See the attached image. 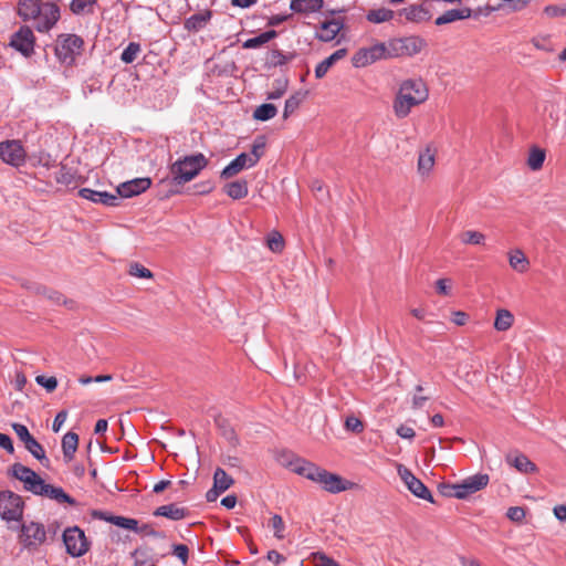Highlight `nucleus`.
<instances>
[{
  "label": "nucleus",
  "instance_id": "60",
  "mask_svg": "<svg viewBox=\"0 0 566 566\" xmlns=\"http://www.w3.org/2000/svg\"><path fill=\"white\" fill-rule=\"evenodd\" d=\"M0 448L4 449L9 453L14 452L12 440L8 434L0 433Z\"/></svg>",
  "mask_w": 566,
  "mask_h": 566
},
{
  "label": "nucleus",
  "instance_id": "1",
  "mask_svg": "<svg viewBox=\"0 0 566 566\" xmlns=\"http://www.w3.org/2000/svg\"><path fill=\"white\" fill-rule=\"evenodd\" d=\"M429 96L426 83L420 78L403 81L395 96L392 109L397 118H406L411 109L427 101Z\"/></svg>",
  "mask_w": 566,
  "mask_h": 566
},
{
  "label": "nucleus",
  "instance_id": "42",
  "mask_svg": "<svg viewBox=\"0 0 566 566\" xmlns=\"http://www.w3.org/2000/svg\"><path fill=\"white\" fill-rule=\"evenodd\" d=\"M277 114L275 105L265 103L258 106L253 112V117L256 120L265 122L273 118Z\"/></svg>",
  "mask_w": 566,
  "mask_h": 566
},
{
  "label": "nucleus",
  "instance_id": "11",
  "mask_svg": "<svg viewBox=\"0 0 566 566\" xmlns=\"http://www.w3.org/2000/svg\"><path fill=\"white\" fill-rule=\"evenodd\" d=\"M10 45L23 56L29 57L34 53L35 36L32 29L21 25L10 39Z\"/></svg>",
  "mask_w": 566,
  "mask_h": 566
},
{
  "label": "nucleus",
  "instance_id": "34",
  "mask_svg": "<svg viewBox=\"0 0 566 566\" xmlns=\"http://www.w3.org/2000/svg\"><path fill=\"white\" fill-rule=\"evenodd\" d=\"M277 32L275 30H268L265 32H262L261 34L250 38L245 40L242 44L243 49H256L261 48L262 45L266 44L274 38H276Z\"/></svg>",
  "mask_w": 566,
  "mask_h": 566
},
{
  "label": "nucleus",
  "instance_id": "32",
  "mask_svg": "<svg viewBox=\"0 0 566 566\" xmlns=\"http://www.w3.org/2000/svg\"><path fill=\"white\" fill-rule=\"evenodd\" d=\"M224 192L234 200L242 199L248 196V182L245 180L229 182L224 186Z\"/></svg>",
  "mask_w": 566,
  "mask_h": 566
},
{
  "label": "nucleus",
  "instance_id": "25",
  "mask_svg": "<svg viewBox=\"0 0 566 566\" xmlns=\"http://www.w3.org/2000/svg\"><path fill=\"white\" fill-rule=\"evenodd\" d=\"M506 462L514 467L521 473H533L537 471V467L525 454H509Z\"/></svg>",
  "mask_w": 566,
  "mask_h": 566
},
{
  "label": "nucleus",
  "instance_id": "45",
  "mask_svg": "<svg viewBox=\"0 0 566 566\" xmlns=\"http://www.w3.org/2000/svg\"><path fill=\"white\" fill-rule=\"evenodd\" d=\"M287 86H289V80L287 78H285V77L276 78L273 82L272 90L268 93V99H279V98H281L285 94V92L287 90Z\"/></svg>",
  "mask_w": 566,
  "mask_h": 566
},
{
  "label": "nucleus",
  "instance_id": "9",
  "mask_svg": "<svg viewBox=\"0 0 566 566\" xmlns=\"http://www.w3.org/2000/svg\"><path fill=\"white\" fill-rule=\"evenodd\" d=\"M20 543L28 549H35L46 539L44 525L36 522H24L19 535Z\"/></svg>",
  "mask_w": 566,
  "mask_h": 566
},
{
  "label": "nucleus",
  "instance_id": "41",
  "mask_svg": "<svg viewBox=\"0 0 566 566\" xmlns=\"http://www.w3.org/2000/svg\"><path fill=\"white\" fill-rule=\"evenodd\" d=\"M546 157V153L544 149L539 147H532L527 158V165L531 170H539L543 167L544 160Z\"/></svg>",
  "mask_w": 566,
  "mask_h": 566
},
{
  "label": "nucleus",
  "instance_id": "17",
  "mask_svg": "<svg viewBox=\"0 0 566 566\" xmlns=\"http://www.w3.org/2000/svg\"><path fill=\"white\" fill-rule=\"evenodd\" d=\"M34 494L54 500L57 503H67L70 505L76 504V501L67 493H65L62 488L48 484L43 479L41 481V486H38V490L34 492Z\"/></svg>",
  "mask_w": 566,
  "mask_h": 566
},
{
  "label": "nucleus",
  "instance_id": "30",
  "mask_svg": "<svg viewBox=\"0 0 566 566\" xmlns=\"http://www.w3.org/2000/svg\"><path fill=\"white\" fill-rule=\"evenodd\" d=\"M78 446V436L75 432L69 431L62 438L63 458L66 463L74 459V454Z\"/></svg>",
  "mask_w": 566,
  "mask_h": 566
},
{
  "label": "nucleus",
  "instance_id": "55",
  "mask_svg": "<svg viewBox=\"0 0 566 566\" xmlns=\"http://www.w3.org/2000/svg\"><path fill=\"white\" fill-rule=\"evenodd\" d=\"M12 429L23 443L32 437L29 429L22 423H12Z\"/></svg>",
  "mask_w": 566,
  "mask_h": 566
},
{
  "label": "nucleus",
  "instance_id": "26",
  "mask_svg": "<svg viewBox=\"0 0 566 566\" xmlns=\"http://www.w3.org/2000/svg\"><path fill=\"white\" fill-rule=\"evenodd\" d=\"M347 55V49L342 48L336 50L328 57L318 63L315 67V77L323 78L328 70L339 60L344 59Z\"/></svg>",
  "mask_w": 566,
  "mask_h": 566
},
{
  "label": "nucleus",
  "instance_id": "50",
  "mask_svg": "<svg viewBox=\"0 0 566 566\" xmlns=\"http://www.w3.org/2000/svg\"><path fill=\"white\" fill-rule=\"evenodd\" d=\"M271 527L273 528L274 536L277 539L284 538L285 524L281 515L274 514L270 522Z\"/></svg>",
  "mask_w": 566,
  "mask_h": 566
},
{
  "label": "nucleus",
  "instance_id": "2",
  "mask_svg": "<svg viewBox=\"0 0 566 566\" xmlns=\"http://www.w3.org/2000/svg\"><path fill=\"white\" fill-rule=\"evenodd\" d=\"M208 165V159L201 153L185 156L176 160L169 168L172 181L184 185L195 179Z\"/></svg>",
  "mask_w": 566,
  "mask_h": 566
},
{
  "label": "nucleus",
  "instance_id": "15",
  "mask_svg": "<svg viewBox=\"0 0 566 566\" xmlns=\"http://www.w3.org/2000/svg\"><path fill=\"white\" fill-rule=\"evenodd\" d=\"M12 475L19 481L23 482L24 489L34 494L38 486H41L42 479L30 468L14 463L11 468Z\"/></svg>",
  "mask_w": 566,
  "mask_h": 566
},
{
  "label": "nucleus",
  "instance_id": "4",
  "mask_svg": "<svg viewBox=\"0 0 566 566\" xmlns=\"http://www.w3.org/2000/svg\"><path fill=\"white\" fill-rule=\"evenodd\" d=\"M391 59L389 41L378 42L368 48L359 49L352 57L355 67L360 69L380 60Z\"/></svg>",
  "mask_w": 566,
  "mask_h": 566
},
{
  "label": "nucleus",
  "instance_id": "18",
  "mask_svg": "<svg viewBox=\"0 0 566 566\" xmlns=\"http://www.w3.org/2000/svg\"><path fill=\"white\" fill-rule=\"evenodd\" d=\"M317 483L329 493H339L350 488V482L336 473L328 472L325 469L323 470L322 478H319Z\"/></svg>",
  "mask_w": 566,
  "mask_h": 566
},
{
  "label": "nucleus",
  "instance_id": "24",
  "mask_svg": "<svg viewBox=\"0 0 566 566\" xmlns=\"http://www.w3.org/2000/svg\"><path fill=\"white\" fill-rule=\"evenodd\" d=\"M436 164V151L429 146L419 153L418 156V172L421 176H429Z\"/></svg>",
  "mask_w": 566,
  "mask_h": 566
},
{
  "label": "nucleus",
  "instance_id": "21",
  "mask_svg": "<svg viewBox=\"0 0 566 566\" xmlns=\"http://www.w3.org/2000/svg\"><path fill=\"white\" fill-rule=\"evenodd\" d=\"M253 166L255 165L252 163L251 158L248 157V154L242 153L223 168V170L221 171V178L230 179L238 175L243 169L251 168Z\"/></svg>",
  "mask_w": 566,
  "mask_h": 566
},
{
  "label": "nucleus",
  "instance_id": "29",
  "mask_svg": "<svg viewBox=\"0 0 566 566\" xmlns=\"http://www.w3.org/2000/svg\"><path fill=\"white\" fill-rule=\"evenodd\" d=\"M507 256L510 266L515 272L525 273L530 269V260L521 249L511 250Z\"/></svg>",
  "mask_w": 566,
  "mask_h": 566
},
{
  "label": "nucleus",
  "instance_id": "12",
  "mask_svg": "<svg viewBox=\"0 0 566 566\" xmlns=\"http://www.w3.org/2000/svg\"><path fill=\"white\" fill-rule=\"evenodd\" d=\"M397 472L399 478L413 495L433 503L432 495L428 488L417 479L408 468L402 464H397Z\"/></svg>",
  "mask_w": 566,
  "mask_h": 566
},
{
  "label": "nucleus",
  "instance_id": "19",
  "mask_svg": "<svg viewBox=\"0 0 566 566\" xmlns=\"http://www.w3.org/2000/svg\"><path fill=\"white\" fill-rule=\"evenodd\" d=\"M150 185L151 180L149 178H135L120 184L117 187V196L122 198H130L146 191Z\"/></svg>",
  "mask_w": 566,
  "mask_h": 566
},
{
  "label": "nucleus",
  "instance_id": "58",
  "mask_svg": "<svg viewBox=\"0 0 566 566\" xmlns=\"http://www.w3.org/2000/svg\"><path fill=\"white\" fill-rule=\"evenodd\" d=\"M544 12L548 17H552V18L564 17V15H566V7H559V6L552 4V6L545 7Z\"/></svg>",
  "mask_w": 566,
  "mask_h": 566
},
{
  "label": "nucleus",
  "instance_id": "57",
  "mask_svg": "<svg viewBox=\"0 0 566 566\" xmlns=\"http://www.w3.org/2000/svg\"><path fill=\"white\" fill-rule=\"evenodd\" d=\"M506 515L511 521L520 522L525 517V511L523 507L512 506L507 510Z\"/></svg>",
  "mask_w": 566,
  "mask_h": 566
},
{
  "label": "nucleus",
  "instance_id": "14",
  "mask_svg": "<svg viewBox=\"0 0 566 566\" xmlns=\"http://www.w3.org/2000/svg\"><path fill=\"white\" fill-rule=\"evenodd\" d=\"M289 467L294 473L302 475L315 483H317L319 478H322V472L324 470L315 463L297 457L289 462Z\"/></svg>",
  "mask_w": 566,
  "mask_h": 566
},
{
  "label": "nucleus",
  "instance_id": "48",
  "mask_svg": "<svg viewBox=\"0 0 566 566\" xmlns=\"http://www.w3.org/2000/svg\"><path fill=\"white\" fill-rule=\"evenodd\" d=\"M294 57L293 54H284L280 50H273L270 53L269 62L273 66H282Z\"/></svg>",
  "mask_w": 566,
  "mask_h": 566
},
{
  "label": "nucleus",
  "instance_id": "8",
  "mask_svg": "<svg viewBox=\"0 0 566 566\" xmlns=\"http://www.w3.org/2000/svg\"><path fill=\"white\" fill-rule=\"evenodd\" d=\"M0 159L7 165L19 168L27 161V151L18 139L0 142Z\"/></svg>",
  "mask_w": 566,
  "mask_h": 566
},
{
  "label": "nucleus",
  "instance_id": "64",
  "mask_svg": "<svg viewBox=\"0 0 566 566\" xmlns=\"http://www.w3.org/2000/svg\"><path fill=\"white\" fill-rule=\"evenodd\" d=\"M554 514L557 520L566 522V505H557L554 507Z\"/></svg>",
  "mask_w": 566,
  "mask_h": 566
},
{
  "label": "nucleus",
  "instance_id": "10",
  "mask_svg": "<svg viewBox=\"0 0 566 566\" xmlns=\"http://www.w3.org/2000/svg\"><path fill=\"white\" fill-rule=\"evenodd\" d=\"M489 483V475L483 473H478L471 475L460 483L451 486L453 489V497L457 499H467L470 495L476 493L478 491L484 489Z\"/></svg>",
  "mask_w": 566,
  "mask_h": 566
},
{
  "label": "nucleus",
  "instance_id": "27",
  "mask_svg": "<svg viewBox=\"0 0 566 566\" xmlns=\"http://www.w3.org/2000/svg\"><path fill=\"white\" fill-rule=\"evenodd\" d=\"M472 14V10L470 8H461V9H450L439 15L434 23L437 25H443L448 23H452L458 20L469 19Z\"/></svg>",
  "mask_w": 566,
  "mask_h": 566
},
{
  "label": "nucleus",
  "instance_id": "43",
  "mask_svg": "<svg viewBox=\"0 0 566 566\" xmlns=\"http://www.w3.org/2000/svg\"><path fill=\"white\" fill-rule=\"evenodd\" d=\"M105 520L108 521L109 523L118 526V527H122V528H125V530H129V531H134L136 533L139 532L138 521L135 520V518L112 515V516H109V517H107Z\"/></svg>",
  "mask_w": 566,
  "mask_h": 566
},
{
  "label": "nucleus",
  "instance_id": "37",
  "mask_svg": "<svg viewBox=\"0 0 566 566\" xmlns=\"http://www.w3.org/2000/svg\"><path fill=\"white\" fill-rule=\"evenodd\" d=\"M305 97H306V92H301V91H298V92L294 93L293 95H291L285 101L284 111H283V118L286 119L294 112H296V109L300 107V105L305 99Z\"/></svg>",
  "mask_w": 566,
  "mask_h": 566
},
{
  "label": "nucleus",
  "instance_id": "13",
  "mask_svg": "<svg viewBox=\"0 0 566 566\" xmlns=\"http://www.w3.org/2000/svg\"><path fill=\"white\" fill-rule=\"evenodd\" d=\"M60 19V8L52 2L43 3L41 13L36 15L35 29L38 32H49Z\"/></svg>",
  "mask_w": 566,
  "mask_h": 566
},
{
  "label": "nucleus",
  "instance_id": "7",
  "mask_svg": "<svg viewBox=\"0 0 566 566\" xmlns=\"http://www.w3.org/2000/svg\"><path fill=\"white\" fill-rule=\"evenodd\" d=\"M63 543L67 554L73 557H81L90 549V542L78 526L67 527L63 532Z\"/></svg>",
  "mask_w": 566,
  "mask_h": 566
},
{
  "label": "nucleus",
  "instance_id": "20",
  "mask_svg": "<svg viewBox=\"0 0 566 566\" xmlns=\"http://www.w3.org/2000/svg\"><path fill=\"white\" fill-rule=\"evenodd\" d=\"M78 195L86 200L95 203H102L108 207H115L119 201V197L117 195H113L106 191H97L90 188H82L78 191Z\"/></svg>",
  "mask_w": 566,
  "mask_h": 566
},
{
  "label": "nucleus",
  "instance_id": "28",
  "mask_svg": "<svg viewBox=\"0 0 566 566\" xmlns=\"http://www.w3.org/2000/svg\"><path fill=\"white\" fill-rule=\"evenodd\" d=\"M187 509L174 503L161 505L154 511L155 516H164L171 521H180L187 516Z\"/></svg>",
  "mask_w": 566,
  "mask_h": 566
},
{
  "label": "nucleus",
  "instance_id": "6",
  "mask_svg": "<svg viewBox=\"0 0 566 566\" xmlns=\"http://www.w3.org/2000/svg\"><path fill=\"white\" fill-rule=\"evenodd\" d=\"M24 503L20 495L12 491L0 492V516L7 522H18L22 518Z\"/></svg>",
  "mask_w": 566,
  "mask_h": 566
},
{
  "label": "nucleus",
  "instance_id": "56",
  "mask_svg": "<svg viewBox=\"0 0 566 566\" xmlns=\"http://www.w3.org/2000/svg\"><path fill=\"white\" fill-rule=\"evenodd\" d=\"M172 554L179 558L184 565L187 564L188 562V555H189V549L186 545L184 544H178V545H175L174 546V549H172Z\"/></svg>",
  "mask_w": 566,
  "mask_h": 566
},
{
  "label": "nucleus",
  "instance_id": "5",
  "mask_svg": "<svg viewBox=\"0 0 566 566\" xmlns=\"http://www.w3.org/2000/svg\"><path fill=\"white\" fill-rule=\"evenodd\" d=\"M389 46L391 59L410 57L420 53L427 46V42L420 36L410 35L389 40Z\"/></svg>",
  "mask_w": 566,
  "mask_h": 566
},
{
  "label": "nucleus",
  "instance_id": "35",
  "mask_svg": "<svg viewBox=\"0 0 566 566\" xmlns=\"http://www.w3.org/2000/svg\"><path fill=\"white\" fill-rule=\"evenodd\" d=\"M210 18L211 12L208 10L205 12L192 14L186 20L185 28L189 31H199L206 25Z\"/></svg>",
  "mask_w": 566,
  "mask_h": 566
},
{
  "label": "nucleus",
  "instance_id": "47",
  "mask_svg": "<svg viewBox=\"0 0 566 566\" xmlns=\"http://www.w3.org/2000/svg\"><path fill=\"white\" fill-rule=\"evenodd\" d=\"M266 244L272 252L279 253L284 249V239L279 232L273 231L269 234Z\"/></svg>",
  "mask_w": 566,
  "mask_h": 566
},
{
  "label": "nucleus",
  "instance_id": "33",
  "mask_svg": "<svg viewBox=\"0 0 566 566\" xmlns=\"http://www.w3.org/2000/svg\"><path fill=\"white\" fill-rule=\"evenodd\" d=\"M513 323L514 315L509 310L500 308L496 311L494 328L497 332H506L512 327Z\"/></svg>",
  "mask_w": 566,
  "mask_h": 566
},
{
  "label": "nucleus",
  "instance_id": "54",
  "mask_svg": "<svg viewBox=\"0 0 566 566\" xmlns=\"http://www.w3.org/2000/svg\"><path fill=\"white\" fill-rule=\"evenodd\" d=\"M345 428L348 431L359 433L364 430V424L357 417L348 416L345 420Z\"/></svg>",
  "mask_w": 566,
  "mask_h": 566
},
{
  "label": "nucleus",
  "instance_id": "36",
  "mask_svg": "<svg viewBox=\"0 0 566 566\" xmlns=\"http://www.w3.org/2000/svg\"><path fill=\"white\" fill-rule=\"evenodd\" d=\"M24 448L36 459L39 460L44 467H49V459L45 455V451L43 447L34 439L32 436L28 441L24 443Z\"/></svg>",
  "mask_w": 566,
  "mask_h": 566
},
{
  "label": "nucleus",
  "instance_id": "40",
  "mask_svg": "<svg viewBox=\"0 0 566 566\" xmlns=\"http://www.w3.org/2000/svg\"><path fill=\"white\" fill-rule=\"evenodd\" d=\"M233 483V479L223 469H216L213 474V485L219 490V492H226Z\"/></svg>",
  "mask_w": 566,
  "mask_h": 566
},
{
  "label": "nucleus",
  "instance_id": "16",
  "mask_svg": "<svg viewBox=\"0 0 566 566\" xmlns=\"http://www.w3.org/2000/svg\"><path fill=\"white\" fill-rule=\"evenodd\" d=\"M343 28L344 20L342 18L326 19L316 27L315 38L322 42H331L336 39Z\"/></svg>",
  "mask_w": 566,
  "mask_h": 566
},
{
  "label": "nucleus",
  "instance_id": "63",
  "mask_svg": "<svg viewBox=\"0 0 566 566\" xmlns=\"http://www.w3.org/2000/svg\"><path fill=\"white\" fill-rule=\"evenodd\" d=\"M447 283H448L447 279H439L436 282L437 292L439 294H442V295H448L449 294V287H448Z\"/></svg>",
  "mask_w": 566,
  "mask_h": 566
},
{
  "label": "nucleus",
  "instance_id": "39",
  "mask_svg": "<svg viewBox=\"0 0 566 566\" xmlns=\"http://www.w3.org/2000/svg\"><path fill=\"white\" fill-rule=\"evenodd\" d=\"M459 239L465 245H484L486 237L476 230H465L459 234Z\"/></svg>",
  "mask_w": 566,
  "mask_h": 566
},
{
  "label": "nucleus",
  "instance_id": "46",
  "mask_svg": "<svg viewBox=\"0 0 566 566\" xmlns=\"http://www.w3.org/2000/svg\"><path fill=\"white\" fill-rule=\"evenodd\" d=\"M97 0H72L70 9L74 14H83L91 12V8L96 3Z\"/></svg>",
  "mask_w": 566,
  "mask_h": 566
},
{
  "label": "nucleus",
  "instance_id": "31",
  "mask_svg": "<svg viewBox=\"0 0 566 566\" xmlns=\"http://www.w3.org/2000/svg\"><path fill=\"white\" fill-rule=\"evenodd\" d=\"M324 0H291L290 8L296 13H313L323 8Z\"/></svg>",
  "mask_w": 566,
  "mask_h": 566
},
{
  "label": "nucleus",
  "instance_id": "59",
  "mask_svg": "<svg viewBox=\"0 0 566 566\" xmlns=\"http://www.w3.org/2000/svg\"><path fill=\"white\" fill-rule=\"evenodd\" d=\"M397 434L402 439H412L416 432L411 427L401 424L397 428Z\"/></svg>",
  "mask_w": 566,
  "mask_h": 566
},
{
  "label": "nucleus",
  "instance_id": "49",
  "mask_svg": "<svg viewBox=\"0 0 566 566\" xmlns=\"http://www.w3.org/2000/svg\"><path fill=\"white\" fill-rule=\"evenodd\" d=\"M264 147H265V143H264L263 137H260L254 140V143L252 145L251 153L248 154V157L251 158V160L254 165H256L258 161L260 160V158L262 157V155L264 153Z\"/></svg>",
  "mask_w": 566,
  "mask_h": 566
},
{
  "label": "nucleus",
  "instance_id": "3",
  "mask_svg": "<svg viewBox=\"0 0 566 566\" xmlns=\"http://www.w3.org/2000/svg\"><path fill=\"white\" fill-rule=\"evenodd\" d=\"M84 46V41L76 34H60L55 44V56L57 60L66 65H72L75 57L81 55Z\"/></svg>",
  "mask_w": 566,
  "mask_h": 566
},
{
  "label": "nucleus",
  "instance_id": "52",
  "mask_svg": "<svg viewBox=\"0 0 566 566\" xmlns=\"http://www.w3.org/2000/svg\"><path fill=\"white\" fill-rule=\"evenodd\" d=\"M312 557L316 566H342L338 562L323 552H315L312 554Z\"/></svg>",
  "mask_w": 566,
  "mask_h": 566
},
{
  "label": "nucleus",
  "instance_id": "51",
  "mask_svg": "<svg viewBox=\"0 0 566 566\" xmlns=\"http://www.w3.org/2000/svg\"><path fill=\"white\" fill-rule=\"evenodd\" d=\"M128 273L132 276H136V277H140V279H151L153 277L151 271L137 262L132 263L129 265Z\"/></svg>",
  "mask_w": 566,
  "mask_h": 566
},
{
  "label": "nucleus",
  "instance_id": "61",
  "mask_svg": "<svg viewBox=\"0 0 566 566\" xmlns=\"http://www.w3.org/2000/svg\"><path fill=\"white\" fill-rule=\"evenodd\" d=\"M65 420H66V412L60 411L54 418L53 426H52L53 431L57 432L61 429L62 424L65 422Z\"/></svg>",
  "mask_w": 566,
  "mask_h": 566
},
{
  "label": "nucleus",
  "instance_id": "38",
  "mask_svg": "<svg viewBox=\"0 0 566 566\" xmlns=\"http://www.w3.org/2000/svg\"><path fill=\"white\" fill-rule=\"evenodd\" d=\"M394 15H395V12L392 10L387 9V8H378V9L369 10L366 15V19H367V21H369L371 23L378 24V23L388 22V21L392 20Z\"/></svg>",
  "mask_w": 566,
  "mask_h": 566
},
{
  "label": "nucleus",
  "instance_id": "23",
  "mask_svg": "<svg viewBox=\"0 0 566 566\" xmlns=\"http://www.w3.org/2000/svg\"><path fill=\"white\" fill-rule=\"evenodd\" d=\"M400 15H403L406 20L415 23H421L431 19L430 11L421 4H412L403 8L400 11Z\"/></svg>",
  "mask_w": 566,
  "mask_h": 566
},
{
  "label": "nucleus",
  "instance_id": "62",
  "mask_svg": "<svg viewBox=\"0 0 566 566\" xmlns=\"http://www.w3.org/2000/svg\"><path fill=\"white\" fill-rule=\"evenodd\" d=\"M44 296L51 300L55 304H60L63 301V295L56 291H48L46 289L43 290Z\"/></svg>",
  "mask_w": 566,
  "mask_h": 566
},
{
  "label": "nucleus",
  "instance_id": "53",
  "mask_svg": "<svg viewBox=\"0 0 566 566\" xmlns=\"http://www.w3.org/2000/svg\"><path fill=\"white\" fill-rule=\"evenodd\" d=\"M35 381L39 386L45 388L49 392L54 391L57 387V379L55 377L39 375L35 377Z\"/></svg>",
  "mask_w": 566,
  "mask_h": 566
},
{
  "label": "nucleus",
  "instance_id": "44",
  "mask_svg": "<svg viewBox=\"0 0 566 566\" xmlns=\"http://www.w3.org/2000/svg\"><path fill=\"white\" fill-rule=\"evenodd\" d=\"M140 52L142 46L139 43L129 42L128 45L122 52L120 60L126 64H130L137 59Z\"/></svg>",
  "mask_w": 566,
  "mask_h": 566
},
{
  "label": "nucleus",
  "instance_id": "22",
  "mask_svg": "<svg viewBox=\"0 0 566 566\" xmlns=\"http://www.w3.org/2000/svg\"><path fill=\"white\" fill-rule=\"evenodd\" d=\"M42 6L40 0H19L18 14L23 21L35 19L41 13Z\"/></svg>",
  "mask_w": 566,
  "mask_h": 566
}]
</instances>
